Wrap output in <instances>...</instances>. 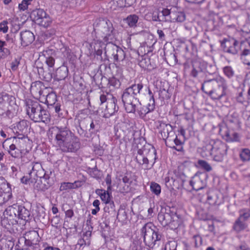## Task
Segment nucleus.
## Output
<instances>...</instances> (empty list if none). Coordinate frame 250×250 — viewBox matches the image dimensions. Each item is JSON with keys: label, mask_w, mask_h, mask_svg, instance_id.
Here are the masks:
<instances>
[{"label": "nucleus", "mask_w": 250, "mask_h": 250, "mask_svg": "<svg viewBox=\"0 0 250 250\" xmlns=\"http://www.w3.org/2000/svg\"><path fill=\"white\" fill-rule=\"evenodd\" d=\"M202 73V71L201 70H197L194 67L191 72V75L193 77H196L198 74Z\"/></svg>", "instance_id": "bf43d9fd"}, {"label": "nucleus", "mask_w": 250, "mask_h": 250, "mask_svg": "<svg viewBox=\"0 0 250 250\" xmlns=\"http://www.w3.org/2000/svg\"><path fill=\"white\" fill-rule=\"evenodd\" d=\"M11 115V112L10 110L8 108V107H7L6 110L4 111V114L3 115H2L1 116H3L4 117H8L10 118Z\"/></svg>", "instance_id": "0e129e2a"}, {"label": "nucleus", "mask_w": 250, "mask_h": 250, "mask_svg": "<svg viewBox=\"0 0 250 250\" xmlns=\"http://www.w3.org/2000/svg\"><path fill=\"white\" fill-rule=\"evenodd\" d=\"M74 211L72 209H69L65 211V216L66 218L71 219L72 217L74 216Z\"/></svg>", "instance_id": "13d9d810"}, {"label": "nucleus", "mask_w": 250, "mask_h": 250, "mask_svg": "<svg viewBox=\"0 0 250 250\" xmlns=\"http://www.w3.org/2000/svg\"><path fill=\"white\" fill-rule=\"evenodd\" d=\"M112 40L106 41L108 42L104 44L105 54L107 56L113 57L116 61H123L125 58V54L124 50L117 45L111 43Z\"/></svg>", "instance_id": "1a4fd4ad"}, {"label": "nucleus", "mask_w": 250, "mask_h": 250, "mask_svg": "<svg viewBox=\"0 0 250 250\" xmlns=\"http://www.w3.org/2000/svg\"><path fill=\"white\" fill-rule=\"evenodd\" d=\"M32 170L28 175L21 179L24 184H34V188L39 191H44L54 184L53 178L51 177L52 171L51 170L44 171L41 164H33L30 165Z\"/></svg>", "instance_id": "f257e3e1"}, {"label": "nucleus", "mask_w": 250, "mask_h": 250, "mask_svg": "<svg viewBox=\"0 0 250 250\" xmlns=\"http://www.w3.org/2000/svg\"><path fill=\"white\" fill-rule=\"evenodd\" d=\"M240 215L239 218L245 221L250 217V209L243 208L239 211Z\"/></svg>", "instance_id": "4c0bfd02"}, {"label": "nucleus", "mask_w": 250, "mask_h": 250, "mask_svg": "<svg viewBox=\"0 0 250 250\" xmlns=\"http://www.w3.org/2000/svg\"><path fill=\"white\" fill-rule=\"evenodd\" d=\"M190 185L194 190L198 191L204 188L205 183L199 176L195 175L190 181Z\"/></svg>", "instance_id": "aec40b11"}, {"label": "nucleus", "mask_w": 250, "mask_h": 250, "mask_svg": "<svg viewBox=\"0 0 250 250\" xmlns=\"http://www.w3.org/2000/svg\"><path fill=\"white\" fill-rule=\"evenodd\" d=\"M7 104H0V115L1 116L4 114V111L6 110L7 107Z\"/></svg>", "instance_id": "052dcab7"}, {"label": "nucleus", "mask_w": 250, "mask_h": 250, "mask_svg": "<svg viewBox=\"0 0 250 250\" xmlns=\"http://www.w3.org/2000/svg\"><path fill=\"white\" fill-rule=\"evenodd\" d=\"M117 100L114 97L111 99H108L107 101V105L105 109V112L109 116L112 115L116 111L118 110V107L116 108V103Z\"/></svg>", "instance_id": "a211bd4d"}, {"label": "nucleus", "mask_w": 250, "mask_h": 250, "mask_svg": "<svg viewBox=\"0 0 250 250\" xmlns=\"http://www.w3.org/2000/svg\"><path fill=\"white\" fill-rule=\"evenodd\" d=\"M123 182L125 184H129L131 182L130 178L127 175H125L123 177Z\"/></svg>", "instance_id": "338daca9"}, {"label": "nucleus", "mask_w": 250, "mask_h": 250, "mask_svg": "<svg viewBox=\"0 0 250 250\" xmlns=\"http://www.w3.org/2000/svg\"><path fill=\"white\" fill-rule=\"evenodd\" d=\"M21 45L26 46L31 44L35 40V36L30 31H22L20 34Z\"/></svg>", "instance_id": "dca6fc26"}, {"label": "nucleus", "mask_w": 250, "mask_h": 250, "mask_svg": "<svg viewBox=\"0 0 250 250\" xmlns=\"http://www.w3.org/2000/svg\"><path fill=\"white\" fill-rule=\"evenodd\" d=\"M193 238L195 241V246H197L198 245V241H199V244H201V238L198 235H195L193 237Z\"/></svg>", "instance_id": "69168bd1"}, {"label": "nucleus", "mask_w": 250, "mask_h": 250, "mask_svg": "<svg viewBox=\"0 0 250 250\" xmlns=\"http://www.w3.org/2000/svg\"><path fill=\"white\" fill-rule=\"evenodd\" d=\"M18 208V205L14 204L9 206L4 211V218L1 220V224L5 227H7V225L10 226L18 223L17 213L19 209Z\"/></svg>", "instance_id": "6e6552de"}, {"label": "nucleus", "mask_w": 250, "mask_h": 250, "mask_svg": "<svg viewBox=\"0 0 250 250\" xmlns=\"http://www.w3.org/2000/svg\"><path fill=\"white\" fill-rule=\"evenodd\" d=\"M104 209L105 212H107L109 214H115L116 211L114 202L111 201L109 203L105 204V206L104 207Z\"/></svg>", "instance_id": "72a5a7b5"}, {"label": "nucleus", "mask_w": 250, "mask_h": 250, "mask_svg": "<svg viewBox=\"0 0 250 250\" xmlns=\"http://www.w3.org/2000/svg\"><path fill=\"white\" fill-rule=\"evenodd\" d=\"M10 53V51L7 48H3V49L0 50V60L5 58L9 55Z\"/></svg>", "instance_id": "603ef678"}, {"label": "nucleus", "mask_w": 250, "mask_h": 250, "mask_svg": "<svg viewBox=\"0 0 250 250\" xmlns=\"http://www.w3.org/2000/svg\"><path fill=\"white\" fill-rule=\"evenodd\" d=\"M174 143L175 146H179V148L176 147L175 146H171L170 144H169V141L168 140L166 141V144L167 146H168L169 147L173 148L178 151H180L182 149L181 141L177 138V136L174 140Z\"/></svg>", "instance_id": "c9c22d12"}, {"label": "nucleus", "mask_w": 250, "mask_h": 250, "mask_svg": "<svg viewBox=\"0 0 250 250\" xmlns=\"http://www.w3.org/2000/svg\"><path fill=\"white\" fill-rule=\"evenodd\" d=\"M155 226L151 223L146 224L141 229V235L144 242L149 247H153L157 241L161 239V236L155 230Z\"/></svg>", "instance_id": "20e7f679"}, {"label": "nucleus", "mask_w": 250, "mask_h": 250, "mask_svg": "<svg viewBox=\"0 0 250 250\" xmlns=\"http://www.w3.org/2000/svg\"><path fill=\"white\" fill-rule=\"evenodd\" d=\"M171 13L172 12H171L168 9H164L158 13L157 19H155L154 20L155 21H166V17L168 16L170 17Z\"/></svg>", "instance_id": "c756f323"}, {"label": "nucleus", "mask_w": 250, "mask_h": 250, "mask_svg": "<svg viewBox=\"0 0 250 250\" xmlns=\"http://www.w3.org/2000/svg\"><path fill=\"white\" fill-rule=\"evenodd\" d=\"M210 155H211L213 158V159L216 161H219V157L217 155V148H216L214 146H210Z\"/></svg>", "instance_id": "864d4df0"}, {"label": "nucleus", "mask_w": 250, "mask_h": 250, "mask_svg": "<svg viewBox=\"0 0 250 250\" xmlns=\"http://www.w3.org/2000/svg\"><path fill=\"white\" fill-rule=\"evenodd\" d=\"M24 243L27 246H32L33 245H36V244L32 242L30 239H28L26 237H25Z\"/></svg>", "instance_id": "e2e57ef3"}, {"label": "nucleus", "mask_w": 250, "mask_h": 250, "mask_svg": "<svg viewBox=\"0 0 250 250\" xmlns=\"http://www.w3.org/2000/svg\"><path fill=\"white\" fill-rule=\"evenodd\" d=\"M160 133L164 140L167 139L170 133H173L172 126L169 124L162 123L160 124Z\"/></svg>", "instance_id": "6ab92c4d"}, {"label": "nucleus", "mask_w": 250, "mask_h": 250, "mask_svg": "<svg viewBox=\"0 0 250 250\" xmlns=\"http://www.w3.org/2000/svg\"><path fill=\"white\" fill-rule=\"evenodd\" d=\"M243 62L250 66V49H244L241 54Z\"/></svg>", "instance_id": "2f4dec72"}, {"label": "nucleus", "mask_w": 250, "mask_h": 250, "mask_svg": "<svg viewBox=\"0 0 250 250\" xmlns=\"http://www.w3.org/2000/svg\"><path fill=\"white\" fill-rule=\"evenodd\" d=\"M220 86H221L223 89L222 93L221 96L220 95V98L221 97L226 94L228 89V85L226 81L224 78L221 77H220Z\"/></svg>", "instance_id": "79ce46f5"}, {"label": "nucleus", "mask_w": 250, "mask_h": 250, "mask_svg": "<svg viewBox=\"0 0 250 250\" xmlns=\"http://www.w3.org/2000/svg\"><path fill=\"white\" fill-rule=\"evenodd\" d=\"M122 99L127 112L134 113L136 110H139V106H141V103L138 97L131 93L126 88L122 94Z\"/></svg>", "instance_id": "39448f33"}, {"label": "nucleus", "mask_w": 250, "mask_h": 250, "mask_svg": "<svg viewBox=\"0 0 250 250\" xmlns=\"http://www.w3.org/2000/svg\"><path fill=\"white\" fill-rule=\"evenodd\" d=\"M198 166L207 171H210L211 170V167L208 163L202 160H199L197 162Z\"/></svg>", "instance_id": "a19ab883"}, {"label": "nucleus", "mask_w": 250, "mask_h": 250, "mask_svg": "<svg viewBox=\"0 0 250 250\" xmlns=\"http://www.w3.org/2000/svg\"><path fill=\"white\" fill-rule=\"evenodd\" d=\"M9 96L6 93L2 92L0 93V104H8V101Z\"/></svg>", "instance_id": "09e8293b"}, {"label": "nucleus", "mask_w": 250, "mask_h": 250, "mask_svg": "<svg viewBox=\"0 0 250 250\" xmlns=\"http://www.w3.org/2000/svg\"><path fill=\"white\" fill-rule=\"evenodd\" d=\"M181 223V219L176 214L174 213L172 219L167 226L171 229H175L180 226Z\"/></svg>", "instance_id": "bb28decb"}, {"label": "nucleus", "mask_w": 250, "mask_h": 250, "mask_svg": "<svg viewBox=\"0 0 250 250\" xmlns=\"http://www.w3.org/2000/svg\"><path fill=\"white\" fill-rule=\"evenodd\" d=\"M51 137L55 138L56 144L60 148L68 140L73 133L66 128L54 126L49 129Z\"/></svg>", "instance_id": "423d86ee"}, {"label": "nucleus", "mask_w": 250, "mask_h": 250, "mask_svg": "<svg viewBox=\"0 0 250 250\" xmlns=\"http://www.w3.org/2000/svg\"><path fill=\"white\" fill-rule=\"evenodd\" d=\"M56 101V95L53 93H49L46 98V102L48 104L52 105L55 104V102Z\"/></svg>", "instance_id": "37998d69"}, {"label": "nucleus", "mask_w": 250, "mask_h": 250, "mask_svg": "<svg viewBox=\"0 0 250 250\" xmlns=\"http://www.w3.org/2000/svg\"><path fill=\"white\" fill-rule=\"evenodd\" d=\"M155 108V100L153 96H151V98H150L149 103H148L147 106L143 107L142 109L139 106L138 112H140L141 114H146L149 112L152 111Z\"/></svg>", "instance_id": "4be33fe9"}, {"label": "nucleus", "mask_w": 250, "mask_h": 250, "mask_svg": "<svg viewBox=\"0 0 250 250\" xmlns=\"http://www.w3.org/2000/svg\"><path fill=\"white\" fill-rule=\"evenodd\" d=\"M223 72L224 74L229 78L231 77L234 74V72L232 68L229 66L224 67Z\"/></svg>", "instance_id": "de8ad7c7"}, {"label": "nucleus", "mask_w": 250, "mask_h": 250, "mask_svg": "<svg viewBox=\"0 0 250 250\" xmlns=\"http://www.w3.org/2000/svg\"><path fill=\"white\" fill-rule=\"evenodd\" d=\"M108 83L110 84V85L116 87H118L120 85V83L119 81L114 77L110 78L109 79Z\"/></svg>", "instance_id": "5fc2aeb1"}, {"label": "nucleus", "mask_w": 250, "mask_h": 250, "mask_svg": "<svg viewBox=\"0 0 250 250\" xmlns=\"http://www.w3.org/2000/svg\"><path fill=\"white\" fill-rule=\"evenodd\" d=\"M241 159L243 161L250 160V150L248 148L243 149L240 154Z\"/></svg>", "instance_id": "e433bc0d"}, {"label": "nucleus", "mask_w": 250, "mask_h": 250, "mask_svg": "<svg viewBox=\"0 0 250 250\" xmlns=\"http://www.w3.org/2000/svg\"><path fill=\"white\" fill-rule=\"evenodd\" d=\"M16 142H18L20 144V148L21 149L17 148L15 150L13 151H8L10 155L14 158H18L19 157L21 154V150H23L24 148V146L22 145L25 143L24 139L22 138H18V139L16 140Z\"/></svg>", "instance_id": "b1692460"}, {"label": "nucleus", "mask_w": 250, "mask_h": 250, "mask_svg": "<svg viewBox=\"0 0 250 250\" xmlns=\"http://www.w3.org/2000/svg\"><path fill=\"white\" fill-rule=\"evenodd\" d=\"M34 68V71L37 70L41 79L47 82L52 80L53 75L50 70L49 69L47 71H44L43 64L40 61L38 60L35 62Z\"/></svg>", "instance_id": "ddd939ff"}, {"label": "nucleus", "mask_w": 250, "mask_h": 250, "mask_svg": "<svg viewBox=\"0 0 250 250\" xmlns=\"http://www.w3.org/2000/svg\"><path fill=\"white\" fill-rule=\"evenodd\" d=\"M80 147L81 143L80 139L73 134L60 149L63 152L74 153L77 152Z\"/></svg>", "instance_id": "9b49d317"}, {"label": "nucleus", "mask_w": 250, "mask_h": 250, "mask_svg": "<svg viewBox=\"0 0 250 250\" xmlns=\"http://www.w3.org/2000/svg\"><path fill=\"white\" fill-rule=\"evenodd\" d=\"M100 201L99 200H95L94 202H93V206L95 207V208H98L99 209H100L99 205H100Z\"/></svg>", "instance_id": "774afa93"}, {"label": "nucleus", "mask_w": 250, "mask_h": 250, "mask_svg": "<svg viewBox=\"0 0 250 250\" xmlns=\"http://www.w3.org/2000/svg\"><path fill=\"white\" fill-rule=\"evenodd\" d=\"M68 73V68L66 66H62L56 70L54 80L57 81L64 80L67 77Z\"/></svg>", "instance_id": "f3484780"}, {"label": "nucleus", "mask_w": 250, "mask_h": 250, "mask_svg": "<svg viewBox=\"0 0 250 250\" xmlns=\"http://www.w3.org/2000/svg\"><path fill=\"white\" fill-rule=\"evenodd\" d=\"M170 19L173 21L183 22L186 19V15L182 12H172Z\"/></svg>", "instance_id": "c85d7f7f"}, {"label": "nucleus", "mask_w": 250, "mask_h": 250, "mask_svg": "<svg viewBox=\"0 0 250 250\" xmlns=\"http://www.w3.org/2000/svg\"><path fill=\"white\" fill-rule=\"evenodd\" d=\"M139 17L135 14H132L128 16L124 21L127 24L129 27L135 28L137 27Z\"/></svg>", "instance_id": "393cba45"}, {"label": "nucleus", "mask_w": 250, "mask_h": 250, "mask_svg": "<svg viewBox=\"0 0 250 250\" xmlns=\"http://www.w3.org/2000/svg\"><path fill=\"white\" fill-rule=\"evenodd\" d=\"M25 237L36 244L39 242L40 237L37 231L32 230L29 231L26 234Z\"/></svg>", "instance_id": "7c9ffc66"}, {"label": "nucleus", "mask_w": 250, "mask_h": 250, "mask_svg": "<svg viewBox=\"0 0 250 250\" xmlns=\"http://www.w3.org/2000/svg\"><path fill=\"white\" fill-rule=\"evenodd\" d=\"M103 48L104 49V43L102 41L97 40L94 42V49L98 59L102 60Z\"/></svg>", "instance_id": "5701e85b"}, {"label": "nucleus", "mask_w": 250, "mask_h": 250, "mask_svg": "<svg viewBox=\"0 0 250 250\" xmlns=\"http://www.w3.org/2000/svg\"><path fill=\"white\" fill-rule=\"evenodd\" d=\"M186 168L184 164H182L178 167L177 176L179 177L182 180H184L186 177Z\"/></svg>", "instance_id": "58836bf2"}, {"label": "nucleus", "mask_w": 250, "mask_h": 250, "mask_svg": "<svg viewBox=\"0 0 250 250\" xmlns=\"http://www.w3.org/2000/svg\"><path fill=\"white\" fill-rule=\"evenodd\" d=\"M75 183H72L70 182H64L61 184L60 187V190L61 191L66 190L67 189H73L75 188Z\"/></svg>", "instance_id": "ea45409f"}, {"label": "nucleus", "mask_w": 250, "mask_h": 250, "mask_svg": "<svg viewBox=\"0 0 250 250\" xmlns=\"http://www.w3.org/2000/svg\"><path fill=\"white\" fill-rule=\"evenodd\" d=\"M33 0H23L21 3L19 5V8L20 10L24 11L28 8Z\"/></svg>", "instance_id": "49530a36"}, {"label": "nucleus", "mask_w": 250, "mask_h": 250, "mask_svg": "<svg viewBox=\"0 0 250 250\" xmlns=\"http://www.w3.org/2000/svg\"><path fill=\"white\" fill-rule=\"evenodd\" d=\"M143 87V84L142 83H139L137 84H133L130 86L126 88V89L135 97H138V96L140 94L141 90L142 89Z\"/></svg>", "instance_id": "cd10ccee"}, {"label": "nucleus", "mask_w": 250, "mask_h": 250, "mask_svg": "<svg viewBox=\"0 0 250 250\" xmlns=\"http://www.w3.org/2000/svg\"><path fill=\"white\" fill-rule=\"evenodd\" d=\"M238 42L233 39H224L221 42V46L223 51L232 54L237 53L238 49L236 46Z\"/></svg>", "instance_id": "4468645a"}, {"label": "nucleus", "mask_w": 250, "mask_h": 250, "mask_svg": "<svg viewBox=\"0 0 250 250\" xmlns=\"http://www.w3.org/2000/svg\"><path fill=\"white\" fill-rule=\"evenodd\" d=\"M18 208H19L17 213L18 219L28 221L30 219V216L29 211L22 206L18 205Z\"/></svg>", "instance_id": "412c9836"}, {"label": "nucleus", "mask_w": 250, "mask_h": 250, "mask_svg": "<svg viewBox=\"0 0 250 250\" xmlns=\"http://www.w3.org/2000/svg\"><path fill=\"white\" fill-rule=\"evenodd\" d=\"M137 155L136 156L137 163L142 166L144 169H150L157 158L155 148L149 145H144L141 148L137 146Z\"/></svg>", "instance_id": "f03ea898"}, {"label": "nucleus", "mask_w": 250, "mask_h": 250, "mask_svg": "<svg viewBox=\"0 0 250 250\" xmlns=\"http://www.w3.org/2000/svg\"><path fill=\"white\" fill-rule=\"evenodd\" d=\"M20 63V59L17 58L13 60L11 63V69L13 71H16L18 69L19 65Z\"/></svg>", "instance_id": "3c124183"}, {"label": "nucleus", "mask_w": 250, "mask_h": 250, "mask_svg": "<svg viewBox=\"0 0 250 250\" xmlns=\"http://www.w3.org/2000/svg\"><path fill=\"white\" fill-rule=\"evenodd\" d=\"M30 18L37 24L44 27L50 25L52 20L46 12L42 9H36L30 14Z\"/></svg>", "instance_id": "0eeeda50"}, {"label": "nucleus", "mask_w": 250, "mask_h": 250, "mask_svg": "<svg viewBox=\"0 0 250 250\" xmlns=\"http://www.w3.org/2000/svg\"><path fill=\"white\" fill-rule=\"evenodd\" d=\"M151 191L156 195H159L161 192L160 186L156 183H151L150 185Z\"/></svg>", "instance_id": "a18cd8bd"}, {"label": "nucleus", "mask_w": 250, "mask_h": 250, "mask_svg": "<svg viewBox=\"0 0 250 250\" xmlns=\"http://www.w3.org/2000/svg\"><path fill=\"white\" fill-rule=\"evenodd\" d=\"M233 137H231L229 133L228 132L226 133V138H224V136H222L224 139H225L227 141H236L238 139V135L236 133H234L232 134Z\"/></svg>", "instance_id": "8fccbe9b"}, {"label": "nucleus", "mask_w": 250, "mask_h": 250, "mask_svg": "<svg viewBox=\"0 0 250 250\" xmlns=\"http://www.w3.org/2000/svg\"><path fill=\"white\" fill-rule=\"evenodd\" d=\"M12 197L11 188L3 177H0V206L2 205Z\"/></svg>", "instance_id": "f8f14e48"}, {"label": "nucleus", "mask_w": 250, "mask_h": 250, "mask_svg": "<svg viewBox=\"0 0 250 250\" xmlns=\"http://www.w3.org/2000/svg\"><path fill=\"white\" fill-rule=\"evenodd\" d=\"M105 182L106 184L108 185L107 189H110L111 188V176L108 174L106 178Z\"/></svg>", "instance_id": "680f3d73"}, {"label": "nucleus", "mask_w": 250, "mask_h": 250, "mask_svg": "<svg viewBox=\"0 0 250 250\" xmlns=\"http://www.w3.org/2000/svg\"><path fill=\"white\" fill-rule=\"evenodd\" d=\"M96 27L98 31L104 34L102 37L105 42L112 40L113 35L112 33L113 30V27L112 23L109 21H100L97 23Z\"/></svg>", "instance_id": "9d476101"}, {"label": "nucleus", "mask_w": 250, "mask_h": 250, "mask_svg": "<svg viewBox=\"0 0 250 250\" xmlns=\"http://www.w3.org/2000/svg\"><path fill=\"white\" fill-rule=\"evenodd\" d=\"M173 214L174 213L171 212L169 208H162L158 213V220L163 226L166 227L172 219Z\"/></svg>", "instance_id": "2eb2a0df"}, {"label": "nucleus", "mask_w": 250, "mask_h": 250, "mask_svg": "<svg viewBox=\"0 0 250 250\" xmlns=\"http://www.w3.org/2000/svg\"><path fill=\"white\" fill-rule=\"evenodd\" d=\"M244 221H245L238 218L236 220L233 225L234 229L237 232H239L244 229L246 227V224L244 223Z\"/></svg>", "instance_id": "473e14b6"}, {"label": "nucleus", "mask_w": 250, "mask_h": 250, "mask_svg": "<svg viewBox=\"0 0 250 250\" xmlns=\"http://www.w3.org/2000/svg\"><path fill=\"white\" fill-rule=\"evenodd\" d=\"M26 111L30 118L35 122H42L47 123L50 121L48 112L37 102H28Z\"/></svg>", "instance_id": "7ed1b4c3"}, {"label": "nucleus", "mask_w": 250, "mask_h": 250, "mask_svg": "<svg viewBox=\"0 0 250 250\" xmlns=\"http://www.w3.org/2000/svg\"><path fill=\"white\" fill-rule=\"evenodd\" d=\"M16 127L19 132L25 133L27 130V122L26 120H21L17 124Z\"/></svg>", "instance_id": "f704fd0d"}, {"label": "nucleus", "mask_w": 250, "mask_h": 250, "mask_svg": "<svg viewBox=\"0 0 250 250\" xmlns=\"http://www.w3.org/2000/svg\"><path fill=\"white\" fill-rule=\"evenodd\" d=\"M21 162L22 163V165H26L28 169H29V172L32 170V167L30 166L31 164H39V163H35L34 162L30 161L28 160V159L25 157V156H21Z\"/></svg>", "instance_id": "c03bdc74"}, {"label": "nucleus", "mask_w": 250, "mask_h": 250, "mask_svg": "<svg viewBox=\"0 0 250 250\" xmlns=\"http://www.w3.org/2000/svg\"><path fill=\"white\" fill-rule=\"evenodd\" d=\"M45 62L46 64L50 67H52L55 63V59L52 57L46 58Z\"/></svg>", "instance_id": "4d7b16f0"}, {"label": "nucleus", "mask_w": 250, "mask_h": 250, "mask_svg": "<svg viewBox=\"0 0 250 250\" xmlns=\"http://www.w3.org/2000/svg\"><path fill=\"white\" fill-rule=\"evenodd\" d=\"M8 26H7V22L6 21H3V22L0 23V31H1L3 33H6L8 30Z\"/></svg>", "instance_id": "6e6d98bb"}, {"label": "nucleus", "mask_w": 250, "mask_h": 250, "mask_svg": "<svg viewBox=\"0 0 250 250\" xmlns=\"http://www.w3.org/2000/svg\"><path fill=\"white\" fill-rule=\"evenodd\" d=\"M96 193L100 196L101 200L104 201L105 204L111 201V198L112 196L108 191L98 189L96 190Z\"/></svg>", "instance_id": "a878e982"}]
</instances>
